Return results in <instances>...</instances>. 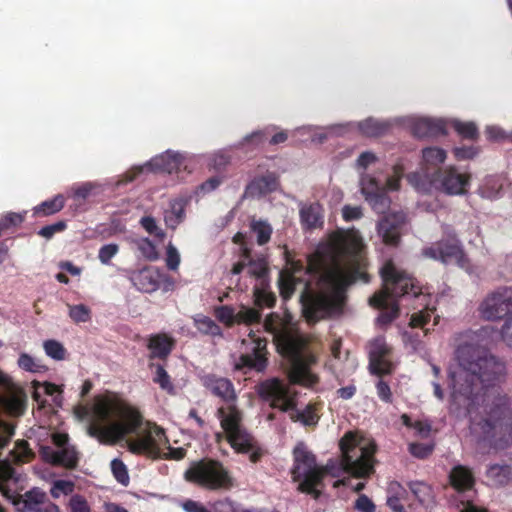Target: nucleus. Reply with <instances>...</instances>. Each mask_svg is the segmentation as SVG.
Listing matches in <instances>:
<instances>
[{
    "instance_id": "f257e3e1",
    "label": "nucleus",
    "mask_w": 512,
    "mask_h": 512,
    "mask_svg": "<svg viewBox=\"0 0 512 512\" xmlns=\"http://www.w3.org/2000/svg\"><path fill=\"white\" fill-rule=\"evenodd\" d=\"M455 357L460 369L453 376V401L467 411L474 432L502 447L512 439V404L494 387L505 379V363L474 343L459 345Z\"/></svg>"
},
{
    "instance_id": "f03ea898",
    "label": "nucleus",
    "mask_w": 512,
    "mask_h": 512,
    "mask_svg": "<svg viewBox=\"0 0 512 512\" xmlns=\"http://www.w3.org/2000/svg\"><path fill=\"white\" fill-rule=\"evenodd\" d=\"M362 239L353 233L338 231L328 243L308 256L307 265L301 260H288V275L308 274L300 296L303 315L310 324L337 318L344 312L347 288L357 281L369 282L361 269Z\"/></svg>"
},
{
    "instance_id": "7ed1b4c3",
    "label": "nucleus",
    "mask_w": 512,
    "mask_h": 512,
    "mask_svg": "<svg viewBox=\"0 0 512 512\" xmlns=\"http://www.w3.org/2000/svg\"><path fill=\"white\" fill-rule=\"evenodd\" d=\"M143 424L140 411L120 400L99 397L93 406V420L88 435L101 443L114 444L127 435L136 434Z\"/></svg>"
},
{
    "instance_id": "20e7f679",
    "label": "nucleus",
    "mask_w": 512,
    "mask_h": 512,
    "mask_svg": "<svg viewBox=\"0 0 512 512\" xmlns=\"http://www.w3.org/2000/svg\"><path fill=\"white\" fill-rule=\"evenodd\" d=\"M380 275L383 288L370 297L369 304L381 310L376 323L385 328L399 316L400 309L397 301L399 298H418L420 296L425 298L426 295H424L418 280L397 268L391 260L382 266Z\"/></svg>"
},
{
    "instance_id": "39448f33",
    "label": "nucleus",
    "mask_w": 512,
    "mask_h": 512,
    "mask_svg": "<svg viewBox=\"0 0 512 512\" xmlns=\"http://www.w3.org/2000/svg\"><path fill=\"white\" fill-rule=\"evenodd\" d=\"M278 320V315L271 313L265 318L263 326L266 331L274 334L279 353L290 362L288 374L290 382L313 386L318 383V377L310 371V364L314 362V357L304 354L305 343L301 338L288 332H279L277 330Z\"/></svg>"
},
{
    "instance_id": "423d86ee",
    "label": "nucleus",
    "mask_w": 512,
    "mask_h": 512,
    "mask_svg": "<svg viewBox=\"0 0 512 512\" xmlns=\"http://www.w3.org/2000/svg\"><path fill=\"white\" fill-rule=\"evenodd\" d=\"M258 395L270 406L282 412H289L293 422H301L304 426H316L320 417L317 415V405L309 403L304 410L296 409L297 393L279 378H270L262 381L257 388Z\"/></svg>"
},
{
    "instance_id": "0eeeda50",
    "label": "nucleus",
    "mask_w": 512,
    "mask_h": 512,
    "mask_svg": "<svg viewBox=\"0 0 512 512\" xmlns=\"http://www.w3.org/2000/svg\"><path fill=\"white\" fill-rule=\"evenodd\" d=\"M216 416L228 443L235 452L249 454V460L252 463L259 462L264 454L263 449L243 426V413L237 407L236 402L219 407Z\"/></svg>"
},
{
    "instance_id": "6e6552de",
    "label": "nucleus",
    "mask_w": 512,
    "mask_h": 512,
    "mask_svg": "<svg viewBox=\"0 0 512 512\" xmlns=\"http://www.w3.org/2000/svg\"><path fill=\"white\" fill-rule=\"evenodd\" d=\"M184 479L210 491H227L234 487V478L222 462L212 458L194 461L184 472Z\"/></svg>"
},
{
    "instance_id": "1a4fd4ad",
    "label": "nucleus",
    "mask_w": 512,
    "mask_h": 512,
    "mask_svg": "<svg viewBox=\"0 0 512 512\" xmlns=\"http://www.w3.org/2000/svg\"><path fill=\"white\" fill-rule=\"evenodd\" d=\"M343 470L356 478H365L374 472L376 445L361 444L351 433H346L339 442Z\"/></svg>"
},
{
    "instance_id": "9d476101",
    "label": "nucleus",
    "mask_w": 512,
    "mask_h": 512,
    "mask_svg": "<svg viewBox=\"0 0 512 512\" xmlns=\"http://www.w3.org/2000/svg\"><path fill=\"white\" fill-rule=\"evenodd\" d=\"M293 456L291 474L293 481L299 482L298 490L318 499L321 492L316 487L322 484L326 469L317 466L316 457L303 444H298L294 448Z\"/></svg>"
},
{
    "instance_id": "9b49d317",
    "label": "nucleus",
    "mask_w": 512,
    "mask_h": 512,
    "mask_svg": "<svg viewBox=\"0 0 512 512\" xmlns=\"http://www.w3.org/2000/svg\"><path fill=\"white\" fill-rule=\"evenodd\" d=\"M444 233L447 235V238L424 247L421 252L422 256L444 264L454 261L462 268L468 265L469 259L456 233L448 226L444 229Z\"/></svg>"
},
{
    "instance_id": "f8f14e48",
    "label": "nucleus",
    "mask_w": 512,
    "mask_h": 512,
    "mask_svg": "<svg viewBox=\"0 0 512 512\" xmlns=\"http://www.w3.org/2000/svg\"><path fill=\"white\" fill-rule=\"evenodd\" d=\"M479 313L488 321L512 315V288L501 287L489 293L479 305Z\"/></svg>"
},
{
    "instance_id": "ddd939ff",
    "label": "nucleus",
    "mask_w": 512,
    "mask_h": 512,
    "mask_svg": "<svg viewBox=\"0 0 512 512\" xmlns=\"http://www.w3.org/2000/svg\"><path fill=\"white\" fill-rule=\"evenodd\" d=\"M470 178L469 173H460L455 167L450 166L438 169L433 175L432 182L446 194L462 195L467 192Z\"/></svg>"
},
{
    "instance_id": "4468645a",
    "label": "nucleus",
    "mask_w": 512,
    "mask_h": 512,
    "mask_svg": "<svg viewBox=\"0 0 512 512\" xmlns=\"http://www.w3.org/2000/svg\"><path fill=\"white\" fill-rule=\"evenodd\" d=\"M13 504L19 512H60L59 507L50 501L46 492L38 487L15 496Z\"/></svg>"
},
{
    "instance_id": "2eb2a0df",
    "label": "nucleus",
    "mask_w": 512,
    "mask_h": 512,
    "mask_svg": "<svg viewBox=\"0 0 512 512\" xmlns=\"http://www.w3.org/2000/svg\"><path fill=\"white\" fill-rule=\"evenodd\" d=\"M168 442L165 432L160 427L148 432L143 437L127 440L128 450L135 455H145L152 459L160 457V444Z\"/></svg>"
},
{
    "instance_id": "dca6fc26",
    "label": "nucleus",
    "mask_w": 512,
    "mask_h": 512,
    "mask_svg": "<svg viewBox=\"0 0 512 512\" xmlns=\"http://www.w3.org/2000/svg\"><path fill=\"white\" fill-rule=\"evenodd\" d=\"M249 336L253 339L255 347L252 353L242 354L237 362L235 363V369L244 371H256L263 372L268 365L267 358V340L265 338H254L255 334L253 331L250 332Z\"/></svg>"
},
{
    "instance_id": "f3484780",
    "label": "nucleus",
    "mask_w": 512,
    "mask_h": 512,
    "mask_svg": "<svg viewBox=\"0 0 512 512\" xmlns=\"http://www.w3.org/2000/svg\"><path fill=\"white\" fill-rule=\"evenodd\" d=\"M391 348L384 337H378L370 343L369 368L370 372L377 376L389 375L393 371L392 363L387 359Z\"/></svg>"
},
{
    "instance_id": "a211bd4d",
    "label": "nucleus",
    "mask_w": 512,
    "mask_h": 512,
    "mask_svg": "<svg viewBox=\"0 0 512 512\" xmlns=\"http://www.w3.org/2000/svg\"><path fill=\"white\" fill-rule=\"evenodd\" d=\"M40 454L45 462L69 470L75 469L79 463V452L75 446H69L63 449L42 446L40 448Z\"/></svg>"
},
{
    "instance_id": "6ab92c4d",
    "label": "nucleus",
    "mask_w": 512,
    "mask_h": 512,
    "mask_svg": "<svg viewBox=\"0 0 512 512\" xmlns=\"http://www.w3.org/2000/svg\"><path fill=\"white\" fill-rule=\"evenodd\" d=\"M360 185L366 201L375 210H383L388 206L389 199L385 193V187L376 178L368 174L362 175Z\"/></svg>"
},
{
    "instance_id": "aec40b11",
    "label": "nucleus",
    "mask_w": 512,
    "mask_h": 512,
    "mask_svg": "<svg viewBox=\"0 0 512 512\" xmlns=\"http://www.w3.org/2000/svg\"><path fill=\"white\" fill-rule=\"evenodd\" d=\"M405 224V215L401 212L386 215L378 224V232L385 244L397 246Z\"/></svg>"
},
{
    "instance_id": "412c9836",
    "label": "nucleus",
    "mask_w": 512,
    "mask_h": 512,
    "mask_svg": "<svg viewBox=\"0 0 512 512\" xmlns=\"http://www.w3.org/2000/svg\"><path fill=\"white\" fill-rule=\"evenodd\" d=\"M203 386L214 396L219 397L226 404L237 401V394L231 380L215 374H207L201 379Z\"/></svg>"
},
{
    "instance_id": "4be33fe9",
    "label": "nucleus",
    "mask_w": 512,
    "mask_h": 512,
    "mask_svg": "<svg viewBox=\"0 0 512 512\" xmlns=\"http://www.w3.org/2000/svg\"><path fill=\"white\" fill-rule=\"evenodd\" d=\"M160 273L154 267H145L131 273L130 281L133 286L144 293H152L160 286Z\"/></svg>"
},
{
    "instance_id": "5701e85b",
    "label": "nucleus",
    "mask_w": 512,
    "mask_h": 512,
    "mask_svg": "<svg viewBox=\"0 0 512 512\" xmlns=\"http://www.w3.org/2000/svg\"><path fill=\"white\" fill-rule=\"evenodd\" d=\"M449 481L453 489L463 494L473 491L475 485V477L472 470L464 465H456L449 473Z\"/></svg>"
},
{
    "instance_id": "b1692460",
    "label": "nucleus",
    "mask_w": 512,
    "mask_h": 512,
    "mask_svg": "<svg viewBox=\"0 0 512 512\" xmlns=\"http://www.w3.org/2000/svg\"><path fill=\"white\" fill-rule=\"evenodd\" d=\"M412 134L418 138L446 135V123L443 120L420 118L411 126Z\"/></svg>"
},
{
    "instance_id": "393cba45",
    "label": "nucleus",
    "mask_w": 512,
    "mask_h": 512,
    "mask_svg": "<svg viewBox=\"0 0 512 512\" xmlns=\"http://www.w3.org/2000/svg\"><path fill=\"white\" fill-rule=\"evenodd\" d=\"M147 346L150 358L165 360L174 349L175 340L166 333H158L150 336Z\"/></svg>"
},
{
    "instance_id": "a878e982",
    "label": "nucleus",
    "mask_w": 512,
    "mask_h": 512,
    "mask_svg": "<svg viewBox=\"0 0 512 512\" xmlns=\"http://www.w3.org/2000/svg\"><path fill=\"white\" fill-rule=\"evenodd\" d=\"M182 164L183 156L172 151H166L164 154L153 158L150 162L154 170L169 174L179 171Z\"/></svg>"
},
{
    "instance_id": "bb28decb",
    "label": "nucleus",
    "mask_w": 512,
    "mask_h": 512,
    "mask_svg": "<svg viewBox=\"0 0 512 512\" xmlns=\"http://www.w3.org/2000/svg\"><path fill=\"white\" fill-rule=\"evenodd\" d=\"M300 220L302 226L307 230H312L323 225V210L320 204L312 203L303 205L300 208Z\"/></svg>"
},
{
    "instance_id": "cd10ccee",
    "label": "nucleus",
    "mask_w": 512,
    "mask_h": 512,
    "mask_svg": "<svg viewBox=\"0 0 512 512\" xmlns=\"http://www.w3.org/2000/svg\"><path fill=\"white\" fill-rule=\"evenodd\" d=\"M66 198L62 194H57L51 199H47L33 208V216L49 217L60 212L65 206Z\"/></svg>"
},
{
    "instance_id": "c85d7f7f",
    "label": "nucleus",
    "mask_w": 512,
    "mask_h": 512,
    "mask_svg": "<svg viewBox=\"0 0 512 512\" xmlns=\"http://www.w3.org/2000/svg\"><path fill=\"white\" fill-rule=\"evenodd\" d=\"M358 129L364 136L379 137L389 131L390 125L384 121H380L374 118H367L358 123Z\"/></svg>"
},
{
    "instance_id": "c756f323",
    "label": "nucleus",
    "mask_w": 512,
    "mask_h": 512,
    "mask_svg": "<svg viewBox=\"0 0 512 512\" xmlns=\"http://www.w3.org/2000/svg\"><path fill=\"white\" fill-rule=\"evenodd\" d=\"M193 323L197 330L203 335L223 337L221 327L208 316L197 314L193 317Z\"/></svg>"
},
{
    "instance_id": "7c9ffc66",
    "label": "nucleus",
    "mask_w": 512,
    "mask_h": 512,
    "mask_svg": "<svg viewBox=\"0 0 512 512\" xmlns=\"http://www.w3.org/2000/svg\"><path fill=\"white\" fill-rule=\"evenodd\" d=\"M25 476L18 472L9 463H0V485L4 488H9L10 485H18L24 481Z\"/></svg>"
},
{
    "instance_id": "2f4dec72",
    "label": "nucleus",
    "mask_w": 512,
    "mask_h": 512,
    "mask_svg": "<svg viewBox=\"0 0 512 512\" xmlns=\"http://www.w3.org/2000/svg\"><path fill=\"white\" fill-rule=\"evenodd\" d=\"M242 255L245 260H248V274L257 279L263 278L268 273V264L264 258L256 260L250 259V249L247 247L242 248Z\"/></svg>"
},
{
    "instance_id": "473e14b6",
    "label": "nucleus",
    "mask_w": 512,
    "mask_h": 512,
    "mask_svg": "<svg viewBox=\"0 0 512 512\" xmlns=\"http://www.w3.org/2000/svg\"><path fill=\"white\" fill-rule=\"evenodd\" d=\"M411 492L419 503L428 506L433 502L434 495L431 486L422 481H412L408 484Z\"/></svg>"
},
{
    "instance_id": "72a5a7b5",
    "label": "nucleus",
    "mask_w": 512,
    "mask_h": 512,
    "mask_svg": "<svg viewBox=\"0 0 512 512\" xmlns=\"http://www.w3.org/2000/svg\"><path fill=\"white\" fill-rule=\"evenodd\" d=\"M250 229L256 235L257 244L260 246L267 244L273 233L272 226L265 220L252 219Z\"/></svg>"
},
{
    "instance_id": "f704fd0d",
    "label": "nucleus",
    "mask_w": 512,
    "mask_h": 512,
    "mask_svg": "<svg viewBox=\"0 0 512 512\" xmlns=\"http://www.w3.org/2000/svg\"><path fill=\"white\" fill-rule=\"evenodd\" d=\"M276 186V177L273 174H268L252 181L247 189L251 192L256 190L259 194H265L267 192L274 191Z\"/></svg>"
},
{
    "instance_id": "c9c22d12",
    "label": "nucleus",
    "mask_w": 512,
    "mask_h": 512,
    "mask_svg": "<svg viewBox=\"0 0 512 512\" xmlns=\"http://www.w3.org/2000/svg\"><path fill=\"white\" fill-rule=\"evenodd\" d=\"M452 127L463 139L476 141L479 138V131L474 122L455 120L452 122Z\"/></svg>"
},
{
    "instance_id": "e433bc0d",
    "label": "nucleus",
    "mask_w": 512,
    "mask_h": 512,
    "mask_svg": "<svg viewBox=\"0 0 512 512\" xmlns=\"http://www.w3.org/2000/svg\"><path fill=\"white\" fill-rule=\"evenodd\" d=\"M435 308L430 309L427 306L420 310L419 312L413 313L410 317L409 326L411 328H421L423 329V334L427 335L429 329L425 328L426 325L430 322L431 316Z\"/></svg>"
},
{
    "instance_id": "4c0bfd02",
    "label": "nucleus",
    "mask_w": 512,
    "mask_h": 512,
    "mask_svg": "<svg viewBox=\"0 0 512 512\" xmlns=\"http://www.w3.org/2000/svg\"><path fill=\"white\" fill-rule=\"evenodd\" d=\"M302 282L299 276L284 275L281 273L279 279L280 294L284 299H289L296 290V285Z\"/></svg>"
},
{
    "instance_id": "58836bf2",
    "label": "nucleus",
    "mask_w": 512,
    "mask_h": 512,
    "mask_svg": "<svg viewBox=\"0 0 512 512\" xmlns=\"http://www.w3.org/2000/svg\"><path fill=\"white\" fill-rule=\"evenodd\" d=\"M423 161L426 165L439 166L446 159V151L438 147H427L422 150Z\"/></svg>"
},
{
    "instance_id": "ea45409f",
    "label": "nucleus",
    "mask_w": 512,
    "mask_h": 512,
    "mask_svg": "<svg viewBox=\"0 0 512 512\" xmlns=\"http://www.w3.org/2000/svg\"><path fill=\"white\" fill-rule=\"evenodd\" d=\"M151 367L155 368V375L153 381L157 383L161 389L165 390L169 394L174 393V386L171 382L170 376L161 364H151Z\"/></svg>"
},
{
    "instance_id": "a19ab883",
    "label": "nucleus",
    "mask_w": 512,
    "mask_h": 512,
    "mask_svg": "<svg viewBox=\"0 0 512 512\" xmlns=\"http://www.w3.org/2000/svg\"><path fill=\"white\" fill-rule=\"evenodd\" d=\"M262 314L260 310L255 308H247L242 306L241 309L236 313V323L251 325L260 323Z\"/></svg>"
},
{
    "instance_id": "79ce46f5",
    "label": "nucleus",
    "mask_w": 512,
    "mask_h": 512,
    "mask_svg": "<svg viewBox=\"0 0 512 512\" xmlns=\"http://www.w3.org/2000/svg\"><path fill=\"white\" fill-rule=\"evenodd\" d=\"M214 315L218 321L227 327H232L234 324H236V312L235 309L230 305L215 307Z\"/></svg>"
},
{
    "instance_id": "37998d69",
    "label": "nucleus",
    "mask_w": 512,
    "mask_h": 512,
    "mask_svg": "<svg viewBox=\"0 0 512 512\" xmlns=\"http://www.w3.org/2000/svg\"><path fill=\"white\" fill-rule=\"evenodd\" d=\"M43 348L46 355L50 358L57 361L65 359L66 349L59 341L53 339L46 340L43 343Z\"/></svg>"
},
{
    "instance_id": "c03bdc74",
    "label": "nucleus",
    "mask_w": 512,
    "mask_h": 512,
    "mask_svg": "<svg viewBox=\"0 0 512 512\" xmlns=\"http://www.w3.org/2000/svg\"><path fill=\"white\" fill-rule=\"evenodd\" d=\"M270 130H272V128L266 127L263 130L253 131L251 134L246 135L242 139V141L240 142V145L242 147H246V146H250V145L253 147H258L266 141L267 136L270 134Z\"/></svg>"
},
{
    "instance_id": "a18cd8bd",
    "label": "nucleus",
    "mask_w": 512,
    "mask_h": 512,
    "mask_svg": "<svg viewBox=\"0 0 512 512\" xmlns=\"http://www.w3.org/2000/svg\"><path fill=\"white\" fill-rule=\"evenodd\" d=\"M69 317L75 323H85L91 320V310L84 304L68 305Z\"/></svg>"
},
{
    "instance_id": "49530a36",
    "label": "nucleus",
    "mask_w": 512,
    "mask_h": 512,
    "mask_svg": "<svg viewBox=\"0 0 512 512\" xmlns=\"http://www.w3.org/2000/svg\"><path fill=\"white\" fill-rule=\"evenodd\" d=\"M137 248L141 255L149 261L158 259L156 246L149 238H141L136 242Z\"/></svg>"
},
{
    "instance_id": "de8ad7c7",
    "label": "nucleus",
    "mask_w": 512,
    "mask_h": 512,
    "mask_svg": "<svg viewBox=\"0 0 512 512\" xmlns=\"http://www.w3.org/2000/svg\"><path fill=\"white\" fill-rule=\"evenodd\" d=\"M254 298L255 305L259 308H272L276 303V296L274 293L260 288H255Z\"/></svg>"
},
{
    "instance_id": "09e8293b",
    "label": "nucleus",
    "mask_w": 512,
    "mask_h": 512,
    "mask_svg": "<svg viewBox=\"0 0 512 512\" xmlns=\"http://www.w3.org/2000/svg\"><path fill=\"white\" fill-rule=\"evenodd\" d=\"M434 443H419V442H412L408 446V450L411 455L418 459H426L428 458L433 450H434Z\"/></svg>"
},
{
    "instance_id": "8fccbe9b",
    "label": "nucleus",
    "mask_w": 512,
    "mask_h": 512,
    "mask_svg": "<svg viewBox=\"0 0 512 512\" xmlns=\"http://www.w3.org/2000/svg\"><path fill=\"white\" fill-rule=\"evenodd\" d=\"M18 365L21 369L32 373L41 372L46 369L44 365L26 353H22L19 356Z\"/></svg>"
},
{
    "instance_id": "3c124183",
    "label": "nucleus",
    "mask_w": 512,
    "mask_h": 512,
    "mask_svg": "<svg viewBox=\"0 0 512 512\" xmlns=\"http://www.w3.org/2000/svg\"><path fill=\"white\" fill-rule=\"evenodd\" d=\"M185 216L184 206L181 202H174L171 205L170 214L165 217L166 223L175 228L178 224H180Z\"/></svg>"
},
{
    "instance_id": "603ef678",
    "label": "nucleus",
    "mask_w": 512,
    "mask_h": 512,
    "mask_svg": "<svg viewBox=\"0 0 512 512\" xmlns=\"http://www.w3.org/2000/svg\"><path fill=\"white\" fill-rule=\"evenodd\" d=\"M404 175V167L402 164H396L393 166V174L386 180L385 192L387 190L397 191L400 188V182Z\"/></svg>"
},
{
    "instance_id": "864d4df0",
    "label": "nucleus",
    "mask_w": 512,
    "mask_h": 512,
    "mask_svg": "<svg viewBox=\"0 0 512 512\" xmlns=\"http://www.w3.org/2000/svg\"><path fill=\"white\" fill-rule=\"evenodd\" d=\"M111 470H112V473H113L115 479L119 483H121L123 485L128 484L129 475H128L127 468H126L125 464L123 463V461H121L120 459H113L111 461Z\"/></svg>"
},
{
    "instance_id": "5fc2aeb1",
    "label": "nucleus",
    "mask_w": 512,
    "mask_h": 512,
    "mask_svg": "<svg viewBox=\"0 0 512 512\" xmlns=\"http://www.w3.org/2000/svg\"><path fill=\"white\" fill-rule=\"evenodd\" d=\"M74 483L69 480H57L54 482L50 493L53 498H59L62 494L69 495L74 491Z\"/></svg>"
},
{
    "instance_id": "6e6d98bb",
    "label": "nucleus",
    "mask_w": 512,
    "mask_h": 512,
    "mask_svg": "<svg viewBox=\"0 0 512 512\" xmlns=\"http://www.w3.org/2000/svg\"><path fill=\"white\" fill-rule=\"evenodd\" d=\"M511 474L512 470L511 467L508 465H493L488 470V475L490 477L499 478L497 480L499 484L506 483L509 480Z\"/></svg>"
},
{
    "instance_id": "4d7b16f0",
    "label": "nucleus",
    "mask_w": 512,
    "mask_h": 512,
    "mask_svg": "<svg viewBox=\"0 0 512 512\" xmlns=\"http://www.w3.org/2000/svg\"><path fill=\"white\" fill-rule=\"evenodd\" d=\"M67 228V223L64 220H60L50 225L42 227L37 234L47 240L51 239L56 233H61Z\"/></svg>"
},
{
    "instance_id": "13d9d810",
    "label": "nucleus",
    "mask_w": 512,
    "mask_h": 512,
    "mask_svg": "<svg viewBox=\"0 0 512 512\" xmlns=\"http://www.w3.org/2000/svg\"><path fill=\"white\" fill-rule=\"evenodd\" d=\"M69 508L70 512H91V508L87 500L80 494H75L70 498Z\"/></svg>"
},
{
    "instance_id": "bf43d9fd",
    "label": "nucleus",
    "mask_w": 512,
    "mask_h": 512,
    "mask_svg": "<svg viewBox=\"0 0 512 512\" xmlns=\"http://www.w3.org/2000/svg\"><path fill=\"white\" fill-rule=\"evenodd\" d=\"M119 246L117 244L111 243L103 245L99 249L98 258L102 264L108 265L110 264L111 259L118 253Z\"/></svg>"
},
{
    "instance_id": "052dcab7",
    "label": "nucleus",
    "mask_w": 512,
    "mask_h": 512,
    "mask_svg": "<svg viewBox=\"0 0 512 512\" xmlns=\"http://www.w3.org/2000/svg\"><path fill=\"white\" fill-rule=\"evenodd\" d=\"M480 149L476 146H461L455 147L453 149V154L457 160H469L473 159L478 153Z\"/></svg>"
},
{
    "instance_id": "680f3d73",
    "label": "nucleus",
    "mask_w": 512,
    "mask_h": 512,
    "mask_svg": "<svg viewBox=\"0 0 512 512\" xmlns=\"http://www.w3.org/2000/svg\"><path fill=\"white\" fill-rule=\"evenodd\" d=\"M140 224L150 235L162 238L164 236L163 231L158 227L156 220L152 216H144L140 219Z\"/></svg>"
},
{
    "instance_id": "e2e57ef3",
    "label": "nucleus",
    "mask_w": 512,
    "mask_h": 512,
    "mask_svg": "<svg viewBox=\"0 0 512 512\" xmlns=\"http://www.w3.org/2000/svg\"><path fill=\"white\" fill-rule=\"evenodd\" d=\"M180 264V255L178 250L172 244L167 246L166 251V266L169 270L175 271L178 269Z\"/></svg>"
},
{
    "instance_id": "0e129e2a",
    "label": "nucleus",
    "mask_w": 512,
    "mask_h": 512,
    "mask_svg": "<svg viewBox=\"0 0 512 512\" xmlns=\"http://www.w3.org/2000/svg\"><path fill=\"white\" fill-rule=\"evenodd\" d=\"M501 340L510 348H512V315L504 319L500 329Z\"/></svg>"
},
{
    "instance_id": "69168bd1",
    "label": "nucleus",
    "mask_w": 512,
    "mask_h": 512,
    "mask_svg": "<svg viewBox=\"0 0 512 512\" xmlns=\"http://www.w3.org/2000/svg\"><path fill=\"white\" fill-rule=\"evenodd\" d=\"M354 508L359 512H375V504L365 494H361L355 501Z\"/></svg>"
},
{
    "instance_id": "338daca9",
    "label": "nucleus",
    "mask_w": 512,
    "mask_h": 512,
    "mask_svg": "<svg viewBox=\"0 0 512 512\" xmlns=\"http://www.w3.org/2000/svg\"><path fill=\"white\" fill-rule=\"evenodd\" d=\"M378 397L385 403H392V392L387 382L379 380L376 383Z\"/></svg>"
},
{
    "instance_id": "774afa93",
    "label": "nucleus",
    "mask_w": 512,
    "mask_h": 512,
    "mask_svg": "<svg viewBox=\"0 0 512 512\" xmlns=\"http://www.w3.org/2000/svg\"><path fill=\"white\" fill-rule=\"evenodd\" d=\"M342 215L345 221H353L360 219L363 214L360 207L345 205L342 209Z\"/></svg>"
}]
</instances>
